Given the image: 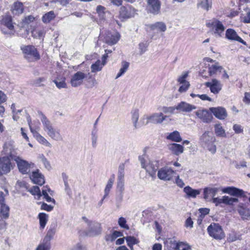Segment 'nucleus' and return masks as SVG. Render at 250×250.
Here are the masks:
<instances>
[{
	"mask_svg": "<svg viewBox=\"0 0 250 250\" xmlns=\"http://www.w3.org/2000/svg\"><path fill=\"white\" fill-rule=\"evenodd\" d=\"M146 11L148 14L157 15L161 13V2L160 0H146Z\"/></svg>",
	"mask_w": 250,
	"mask_h": 250,
	"instance_id": "7",
	"label": "nucleus"
},
{
	"mask_svg": "<svg viewBox=\"0 0 250 250\" xmlns=\"http://www.w3.org/2000/svg\"><path fill=\"white\" fill-rule=\"evenodd\" d=\"M53 82L59 88H65L66 86V83L64 80L60 81V80H55Z\"/></svg>",
	"mask_w": 250,
	"mask_h": 250,
	"instance_id": "56",
	"label": "nucleus"
},
{
	"mask_svg": "<svg viewBox=\"0 0 250 250\" xmlns=\"http://www.w3.org/2000/svg\"><path fill=\"white\" fill-rule=\"evenodd\" d=\"M175 108L180 112H190L196 109V106L186 102H181L177 105Z\"/></svg>",
	"mask_w": 250,
	"mask_h": 250,
	"instance_id": "19",
	"label": "nucleus"
},
{
	"mask_svg": "<svg viewBox=\"0 0 250 250\" xmlns=\"http://www.w3.org/2000/svg\"><path fill=\"white\" fill-rule=\"evenodd\" d=\"M28 191L34 196L35 198L39 199L42 195L41 192L40 188H27Z\"/></svg>",
	"mask_w": 250,
	"mask_h": 250,
	"instance_id": "48",
	"label": "nucleus"
},
{
	"mask_svg": "<svg viewBox=\"0 0 250 250\" xmlns=\"http://www.w3.org/2000/svg\"><path fill=\"white\" fill-rule=\"evenodd\" d=\"M27 122L31 132L33 134L34 136L38 142L45 146L51 147L52 146L51 144L44 137L42 136L32 127L31 125V120L30 117L27 118Z\"/></svg>",
	"mask_w": 250,
	"mask_h": 250,
	"instance_id": "11",
	"label": "nucleus"
},
{
	"mask_svg": "<svg viewBox=\"0 0 250 250\" xmlns=\"http://www.w3.org/2000/svg\"><path fill=\"white\" fill-rule=\"evenodd\" d=\"M243 21L245 23H250V10L248 11L245 15L241 17Z\"/></svg>",
	"mask_w": 250,
	"mask_h": 250,
	"instance_id": "61",
	"label": "nucleus"
},
{
	"mask_svg": "<svg viewBox=\"0 0 250 250\" xmlns=\"http://www.w3.org/2000/svg\"><path fill=\"white\" fill-rule=\"evenodd\" d=\"M85 77V74L82 72L79 71L75 73L70 81L71 85L73 87H77L81 85Z\"/></svg>",
	"mask_w": 250,
	"mask_h": 250,
	"instance_id": "18",
	"label": "nucleus"
},
{
	"mask_svg": "<svg viewBox=\"0 0 250 250\" xmlns=\"http://www.w3.org/2000/svg\"><path fill=\"white\" fill-rule=\"evenodd\" d=\"M8 143L11 142H8L5 143L3 146V150L1 151L2 154L5 156L0 157V175L8 173L13 168L11 162V160L12 159L11 158L9 155L6 154L4 152V147Z\"/></svg>",
	"mask_w": 250,
	"mask_h": 250,
	"instance_id": "4",
	"label": "nucleus"
},
{
	"mask_svg": "<svg viewBox=\"0 0 250 250\" xmlns=\"http://www.w3.org/2000/svg\"><path fill=\"white\" fill-rule=\"evenodd\" d=\"M223 193H227L231 196L237 197H242L245 196L244 192L239 188H223Z\"/></svg>",
	"mask_w": 250,
	"mask_h": 250,
	"instance_id": "27",
	"label": "nucleus"
},
{
	"mask_svg": "<svg viewBox=\"0 0 250 250\" xmlns=\"http://www.w3.org/2000/svg\"><path fill=\"white\" fill-rule=\"evenodd\" d=\"M83 220L87 223L89 228L88 230V235L91 236H94L101 233L102 229L100 224L89 221L85 217L82 218Z\"/></svg>",
	"mask_w": 250,
	"mask_h": 250,
	"instance_id": "9",
	"label": "nucleus"
},
{
	"mask_svg": "<svg viewBox=\"0 0 250 250\" xmlns=\"http://www.w3.org/2000/svg\"><path fill=\"white\" fill-rule=\"evenodd\" d=\"M214 132L217 136L226 137L225 130L220 124H216L214 125Z\"/></svg>",
	"mask_w": 250,
	"mask_h": 250,
	"instance_id": "38",
	"label": "nucleus"
},
{
	"mask_svg": "<svg viewBox=\"0 0 250 250\" xmlns=\"http://www.w3.org/2000/svg\"><path fill=\"white\" fill-rule=\"evenodd\" d=\"M56 17L54 12L51 11L45 13L42 17V21L43 23H47L50 22Z\"/></svg>",
	"mask_w": 250,
	"mask_h": 250,
	"instance_id": "36",
	"label": "nucleus"
},
{
	"mask_svg": "<svg viewBox=\"0 0 250 250\" xmlns=\"http://www.w3.org/2000/svg\"><path fill=\"white\" fill-rule=\"evenodd\" d=\"M1 24L5 26L10 30V32L7 33L3 31L4 34H13L14 31V26L12 22V18L9 15H5L4 16L1 21Z\"/></svg>",
	"mask_w": 250,
	"mask_h": 250,
	"instance_id": "21",
	"label": "nucleus"
},
{
	"mask_svg": "<svg viewBox=\"0 0 250 250\" xmlns=\"http://www.w3.org/2000/svg\"><path fill=\"white\" fill-rule=\"evenodd\" d=\"M123 235V233L119 231H114L112 233L107 234L105 236V240L106 242H112L118 237Z\"/></svg>",
	"mask_w": 250,
	"mask_h": 250,
	"instance_id": "33",
	"label": "nucleus"
},
{
	"mask_svg": "<svg viewBox=\"0 0 250 250\" xmlns=\"http://www.w3.org/2000/svg\"><path fill=\"white\" fill-rule=\"evenodd\" d=\"M176 250H192L191 246L187 243L179 242L177 243Z\"/></svg>",
	"mask_w": 250,
	"mask_h": 250,
	"instance_id": "43",
	"label": "nucleus"
},
{
	"mask_svg": "<svg viewBox=\"0 0 250 250\" xmlns=\"http://www.w3.org/2000/svg\"><path fill=\"white\" fill-rule=\"evenodd\" d=\"M167 147L172 153L176 155H179V154L182 153L184 151L183 146L182 145L178 144H170L167 145Z\"/></svg>",
	"mask_w": 250,
	"mask_h": 250,
	"instance_id": "28",
	"label": "nucleus"
},
{
	"mask_svg": "<svg viewBox=\"0 0 250 250\" xmlns=\"http://www.w3.org/2000/svg\"><path fill=\"white\" fill-rule=\"evenodd\" d=\"M98 138L97 130H93L92 132V146L93 147L97 146V141Z\"/></svg>",
	"mask_w": 250,
	"mask_h": 250,
	"instance_id": "54",
	"label": "nucleus"
},
{
	"mask_svg": "<svg viewBox=\"0 0 250 250\" xmlns=\"http://www.w3.org/2000/svg\"><path fill=\"white\" fill-rule=\"evenodd\" d=\"M188 76V73L185 72L184 73L182 74V75L178 78V82L180 83H185V82H188V81H186V79L187 78Z\"/></svg>",
	"mask_w": 250,
	"mask_h": 250,
	"instance_id": "60",
	"label": "nucleus"
},
{
	"mask_svg": "<svg viewBox=\"0 0 250 250\" xmlns=\"http://www.w3.org/2000/svg\"><path fill=\"white\" fill-rule=\"evenodd\" d=\"M233 129L237 134L242 133L243 131V127L238 124H234L233 126Z\"/></svg>",
	"mask_w": 250,
	"mask_h": 250,
	"instance_id": "59",
	"label": "nucleus"
},
{
	"mask_svg": "<svg viewBox=\"0 0 250 250\" xmlns=\"http://www.w3.org/2000/svg\"><path fill=\"white\" fill-rule=\"evenodd\" d=\"M125 164L122 163L120 165L118 172V183L117 187L118 188H122L124 184L125 176Z\"/></svg>",
	"mask_w": 250,
	"mask_h": 250,
	"instance_id": "25",
	"label": "nucleus"
},
{
	"mask_svg": "<svg viewBox=\"0 0 250 250\" xmlns=\"http://www.w3.org/2000/svg\"><path fill=\"white\" fill-rule=\"evenodd\" d=\"M209 109L216 118L220 120H224L228 116L227 112L223 107H210Z\"/></svg>",
	"mask_w": 250,
	"mask_h": 250,
	"instance_id": "15",
	"label": "nucleus"
},
{
	"mask_svg": "<svg viewBox=\"0 0 250 250\" xmlns=\"http://www.w3.org/2000/svg\"><path fill=\"white\" fill-rule=\"evenodd\" d=\"M139 114L138 111L135 110L132 113V120L135 128H137V121L138 120Z\"/></svg>",
	"mask_w": 250,
	"mask_h": 250,
	"instance_id": "55",
	"label": "nucleus"
},
{
	"mask_svg": "<svg viewBox=\"0 0 250 250\" xmlns=\"http://www.w3.org/2000/svg\"><path fill=\"white\" fill-rule=\"evenodd\" d=\"M38 113L43 125V129L44 131L46 132L48 129L52 127L53 125L50 121L42 112H39Z\"/></svg>",
	"mask_w": 250,
	"mask_h": 250,
	"instance_id": "29",
	"label": "nucleus"
},
{
	"mask_svg": "<svg viewBox=\"0 0 250 250\" xmlns=\"http://www.w3.org/2000/svg\"><path fill=\"white\" fill-rule=\"evenodd\" d=\"M184 191L186 194V197L188 198H195L200 193V191L198 190L193 188H184Z\"/></svg>",
	"mask_w": 250,
	"mask_h": 250,
	"instance_id": "37",
	"label": "nucleus"
},
{
	"mask_svg": "<svg viewBox=\"0 0 250 250\" xmlns=\"http://www.w3.org/2000/svg\"><path fill=\"white\" fill-rule=\"evenodd\" d=\"M56 233V229L55 228H50L47 231L45 237L43 240L45 242H48L53 238Z\"/></svg>",
	"mask_w": 250,
	"mask_h": 250,
	"instance_id": "46",
	"label": "nucleus"
},
{
	"mask_svg": "<svg viewBox=\"0 0 250 250\" xmlns=\"http://www.w3.org/2000/svg\"><path fill=\"white\" fill-rule=\"evenodd\" d=\"M216 139L213 134L208 131H205L200 137V143L201 145L206 147L212 154L216 151V147L214 143Z\"/></svg>",
	"mask_w": 250,
	"mask_h": 250,
	"instance_id": "2",
	"label": "nucleus"
},
{
	"mask_svg": "<svg viewBox=\"0 0 250 250\" xmlns=\"http://www.w3.org/2000/svg\"><path fill=\"white\" fill-rule=\"evenodd\" d=\"M174 174V171L171 168L167 167H164L158 171V177L161 180L168 181L172 178Z\"/></svg>",
	"mask_w": 250,
	"mask_h": 250,
	"instance_id": "12",
	"label": "nucleus"
},
{
	"mask_svg": "<svg viewBox=\"0 0 250 250\" xmlns=\"http://www.w3.org/2000/svg\"><path fill=\"white\" fill-rule=\"evenodd\" d=\"M195 114L198 119L206 123H210L213 118L212 114L206 109H200Z\"/></svg>",
	"mask_w": 250,
	"mask_h": 250,
	"instance_id": "13",
	"label": "nucleus"
},
{
	"mask_svg": "<svg viewBox=\"0 0 250 250\" xmlns=\"http://www.w3.org/2000/svg\"><path fill=\"white\" fill-rule=\"evenodd\" d=\"M120 38V35L118 33L112 34L108 33L104 37V42L110 45L116 44Z\"/></svg>",
	"mask_w": 250,
	"mask_h": 250,
	"instance_id": "22",
	"label": "nucleus"
},
{
	"mask_svg": "<svg viewBox=\"0 0 250 250\" xmlns=\"http://www.w3.org/2000/svg\"><path fill=\"white\" fill-rule=\"evenodd\" d=\"M135 10L131 6H122L120 10V17L123 19H128L134 16Z\"/></svg>",
	"mask_w": 250,
	"mask_h": 250,
	"instance_id": "17",
	"label": "nucleus"
},
{
	"mask_svg": "<svg viewBox=\"0 0 250 250\" xmlns=\"http://www.w3.org/2000/svg\"><path fill=\"white\" fill-rule=\"evenodd\" d=\"M250 5V0H247L243 2H241L240 4L239 9L247 10V9L249 8V6Z\"/></svg>",
	"mask_w": 250,
	"mask_h": 250,
	"instance_id": "58",
	"label": "nucleus"
},
{
	"mask_svg": "<svg viewBox=\"0 0 250 250\" xmlns=\"http://www.w3.org/2000/svg\"><path fill=\"white\" fill-rule=\"evenodd\" d=\"M9 207L5 204L0 205V217L1 219H7L9 216Z\"/></svg>",
	"mask_w": 250,
	"mask_h": 250,
	"instance_id": "31",
	"label": "nucleus"
},
{
	"mask_svg": "<svg viewBox=\"0 0 250 250\" xmlns=\"http://www.w3.org/2000/svg\"><path fill=\"white\" fill-rule=\"evenodd\" d=\"M167 139L173 142H180L182 141V138L178 131H174L169 133L167 136Z\"/></svg>",
	"mask_w": 250,
	"mask_h": 250,
	"instance_id": "34",
	"label": "nucleus"
},
{
	"mask_svg": "<svg viewBox=\"0 0 250 250\" xmlns=\"http://www.w3.org/2000/svg\"><path fill=\"white\" fill-rule=\"evenodd\" d=\"M208 232L211 237L216 239L221 240L225 237L222 227L218 224H211L208 228Z\"/></svg>",
	"mask_w": 250,
	"mask_h": 250,
	"instance_id": "6",
	"label": "nucleus"
},
{
	"mask_svg": "<svg viewBox=\"0 0 250 250\" xmlns=\"http://www.w3.org/2000/svg\"><path fill=\"white\" fill-rule=\"evenodd\" d=\"M31 33L34 38L41 39L44 37L45 31L43 29L35 28L32 30Z\"/></svg>",
	"mask_w": 250,
	"mask_h": 250,
	"instance_id": "40",
	"label": "nucleus"
},
{
	"mask_svg": "<svg viewBox=\"0 0 250 250\" xmlns=\"http://www.w3.org/2000/svg\"><path fill=\"white\" fill-rule=\"evenodd\" d=\"M51 248L50 243L48 242L42 241L39 244L35 250H50Z\"/></svg>",
	"mask_w": 250,
	"mask_h": 250,
	"instance_id": "44",
	"label": "nucleus"
},
{
	"mask_svg": "<svg viewBox=\"0 0 250 250\" xmlns=\"http://www.w3.org/2000/svg\"><path fill=\"white\" fill-rule=\"evenodd\" d=\"M128 246L131 249H133V246L138 243V240L133 236H127L125 238Z\"/></svg>",
	"mask_w": 250,
	"mask_h": 250,
	"instance_id": "47",
	"label": "nucleus"
},
{
	"mask_svg": "<svg viewBox=\"0 0 250 250\" xmlns=\"http://www.w3.org/2000/svg\"><path fill=\"white\" fill-rule=\"evenodd\" d=\"M226 36L229 40L236 41L244 45L246 44V42L237 35L236 32L233 29H227L226 32Z\"/></svg>",
	"mask_w": 250,
	"mask_h": 250,
	"instance_id": "24",
	"label": "nucleus"
},
{
	"mask_svg": "<svg viewBox=\"0 0 250 250\" xmlns=\"http://www.w3.org/2000/svg\"><path fill=\"white\" fill-rule=\"evenodd\" d=\"M40 225L41 228L44 229L48 220V215L43 213H40L38 214Z\"/></svg>",
	"mask_w": 250,
	"mask_h": 250,
	"instance_id": "35",
	"label": "nucleus"
},
{
	"mask_svg": "<svg viewBox=\"0 0 250 250\" xmlns=\"http://www.w3.org/2000/svg\"><path fill=\"white\" fill-rule=\"evenodd\" d=\"M214 191L213 188H205L204 198L206 199H208L209 197L214 196Z\"/></svg>",
	"mask_w": 250,
	"mask_h": 250,
	"instance_id": "51",
	"label": "nucleus"
},
{
	"mask_svg": "<svg viewBox=\"0 0 250 250\" xmlns=\"http://www.w3.org/2000/svg\"><path fill=\"white\" fill-rule=\"evenodd\" d=\"M41 208V209H42V210H46L47 211H50L53 209V207L51 205H48L47 204L43 203L42 205Z\"/></svg>",
	"mask_w": 250,
	"mask_h": 250,
	"instance_id": "62",
	"label": "nucleus"
},
{
	"mask_svg": "<svg viewBox=\"0 0 250 250\" xmlns=\"http://www.w3.org/2000/svg\"><path fill=\"white\" fill-rule=\"evenodd\" d=\"M53 191L51 190L50 188H47V190H42V196H43V198L45 199V200L48 202H53L55 203V200L52 199L49 195H52Z\"/></svg>",
	"mask_w": 250,
	"mask_h": 250,
	"instance_id": "42",
	"label": "nucleus"
},
{
	"mask_svg": "<svg viewBox=\"0 0 250 250\" xmlns=\"http://www.w3.org/2000/svg\"><path fill=\"white\" fill-rule=\"evenodd\" d=\"M149 27L152 30H157L160 32H164L167 30L166 24L162 21L156 22L150 25Z\"/></svg>",
	"mask_w": 250,
	"mask_h": 250,
	"instance_id": "30",
	"label": "nucleus"
},
{
	"mask_svg": "<svg viewBox=\"0 0 250 250\" xmlns=\"http://www.w3.org/2000/svg\"><path fill=\"white\" fill-rule=\"evenodd\" d=\"M71 250H86V248L85 246L80 243H78L74 246Z\"/></svg>",
	"mask_w": 250,
	"mask_h": 250,
	"instance_id": "64",
	"label": "nucleus"
},
{
	"mask_svg": "<svg viewBox=\"0 0 250 250\" xmlns=\"http://www.w3.org/2000/svg\"><path fill=\"white\" fill-rule=\"evenodd\" d=\"M35 19V18L33 16L30 15L27 17H26L24 18V19L23 20V22L25 24H28L30 23L33 22L34 21Z\"/></svg>",
	"mask_w": 250,
	"mask_h": 250,
	"instance_id": "63",
	"label": "nucleus"
},
{
	"mask_svg": "<svg viewBox=\"0 0 250 250\" xmlns=\"http://www.w3.org/2000/svg\"><path fill=\"white\" fill-rule=\"evenodd\" d=\"M238 212L243 219L249 220L250 219V214L247 209L242 208L238 210Z\"/></svg>",
	"mask_w": 250,
	"mask_h": 250,
	"instance_id": "49",
	"label": "nucleus"
},
{
	"mask_svg": "<svg viewBox=\"0 0 250 250\" xmlns=\"http://www.w3.org/2000/svg\"><path fill=\"white\" fill-rule=\"evenodd\" d=\"M30 178L33 183L41 186L45 183L44 176L39 172V169L33 171L30 175Z\"/></svg>",
	"mask_w": 250,
	"mask_h": 250,
	"instance_id": "16",
	"label": "nucleus"
},
{
	"mask_svg": "<svg viewBox=\"0 0 250 250\" xmlns=\"http://www.w3.org/2000/svg\"><path fill=\"white\" fill-rule=\"evenodd\" d=\"M4 152L9 155L11 158L16 162L19 171L22 174H28L30 172V169L35 167L33 163L29 162L17 155L13 143H8L6 144Z\"/></svg>",
	"mask_w": 250,
	"mask_h": 250,
	"instance_id": "1",
	"label": "nucleus"
},
{
	"mask_svg": "<svg viewBox=\"0 0 250 250\" xmlns=\"http://www.w3.org/2000/svg\"><path fill=\"white\" fill-rule=\"evenodd\" d=\"M118 223L119 226L122 228L127 230L129 229L128 225L126 224V219L124 217H120L118 219Z\"/></svg>",
	"mask_w": 250,
	"mask_h": 250,
	"instance_id": "50",
	"label": "nucleus"
},
{
	"mask_svg": "<svg viewBox=\"0 0 250 250\" xmlns=\"http://www.w3.org/2000/svg\"><path fill=\"white\" fill-rule=\"evenodd\" d=\"M210 27L216 37H221L223 34L225 27L222 23L216 19H213L207 24Z\"/></svg>",
	"mask_w": 250,
	"mask_h": 250,
	"instance_id": "8",
	"label": "nucleus"
},
{
	"mask_svg": "<svg viewBox=\"0 0 250 250\" xmlns=\"http://www.w3.org/2000/svg\"><path fill=\"white\" fill-rule=\"evenodd\" d=\"M190 96L193 98H195V97H198L203 101H208L210 102L211 101V99L210 97H209L207 94L196 95L193 93H191Z\"/></svg>",
	"mask_w": 250,
	"mask_h": 250,
	"instance_id": "52",
	"label": "nucleus"
},
{
	"mask_svg": "<svg viewBox=\"0 0 250 250\" xmlns=\"http://www.w3.org/2000/svg\"><path fill=\"white\" fill-rule=\"evenodd\" d=\"M7 225L4 219H0V233L5 231L7 228Z\"/></svg>",
	"mask_w": 250,
	"mask_h": 250,
	"instance_id": "53",
	"label": "nucleus"
},
{
	"mask_svg": "<svg viewBox=\"0 0 250 250\" xmlns=\"http://www.w3.org/2000/svg\"><path fill=\"white\" fill-rule=\"evenodd\" d=\"M129 66V63L126 61L122 62L121 68L119 70V73L117 74L115 79H117L124 75L127 71Z\"/></svg>",
	"mask_w": 250,
	"mask_h": 250,
	"instance_id": "39",
	"label": "nucleus"
},
{
	"mask_svg": "<svg viewBox=\"0 0 250 250\" xmlns=\"http://www.w3.org/2000/svg\"><path fill=\"white\" fill-rule=\"evenodd\" d=\"M212 201L213 203L216 204V206H218L221 203L228 205H231L234 202H237L238 201V199L236 198L229 197V196H224L222 198L213 197L212 198Z\"/></svg>",
	"mask_w": 250,
	"mask_h": 250,
	"instance_id": "20",
	"label": "nucleus"
},
{
	"mask_svg": "<svg viewBox=\"0 0 250 250\" xmlns=\"http://www.w3.org/2000/svg\"><path fill=\"white\" fill-rule=\"evenodd\" d=\"M223 67L219 64L218 62H216L214 64L209 66L208 72L210 76L213 75L217 73V72H222Z\"/></svg>",
	"mask_w": 250,
	"mask_h": 250,
	"instance_id": "32",
	"label": "nucleus"
},
{
	"mask_svg": "<svg viewBox=\"0 0 250 250\" xmlns=\"http://www.w3.org/2000/svg\"><path fill=\"white\" fill-rule=\"evenodd\" d=\"M47 134L53 140L59 141L62 140L60 131L53 126L46 131Z\"/></svg>",
	"mask_w": 250,
	"mask_h": 250,
	"instance_id": "23",
	"label": "nucleus"
},
{
	"mask_svg": "<svg viewBox=\"0 0 250 250\" xmlns=\"http://www.w3.org/2000/svg\"><path fill=\"white\" fill-rule=\"evenodd\" d=\"M182 85L179 87L178 91L180 93L186 92L190 86L189 82H185V83H181Z\"/></svg>",
	"mask_w": 250,
	"mask_h": 250,
	"instance_id": "57",
	"label": "nucleus"
},
{
	"mask_svg": "<svg viewBox=\"0 0 250 250\" xmlns=\"http://www.w3.org/2000/svg\"><path fill=\"white\" fill-rule=\"evenodd\" d=\"M24 10L23 5L22 2L16 1L11 5V11L14 15L21 14Z\"/></svg>",
	"mask_w": 250,
	"mask_h": 250,
	"instance_id": "26",
	"label": "nucleus"
},
{
	"mask_svg": "<svg viewBox=\"0 0 250 250\" xmlns=\"http://www.w3.org/2000/svg\"><path fill=\"white\" fill-rule=\"evenodd\" d=\"M142 168L145 169L150 176H153L155 175L156 170L159 167V162L157 161H150L148 157L144 154L139 157Z\"/></svg>",
	"mask_w": 250,
	"mask_h": 250,
	"instance_id": "3",
	"label": "nucleus"
},
{
	"mask_svg": "<svg viewBox=\"0 0 250 250\" xmlns=\"http://www.w3.org/2000/svg\"><path fill=\"white\" fill-rule=\"evenodd\" d=\"M211 3L208 2V0H201L197 4L198 7H201L205 10H208L211 8Z\"/></svg>",
	"mask_w": 250,
	"mask_h": 250,
	"instance_id": "45",
	"label": "nucleus"
},
{
	"mask_svg": "<svg viewBox=\"0 0 250 250\" xmlns=\"http://www.w3.org/2000/svg\"><path fill=\"white\" fill-rule=\"evenodd\" d=\"M167 118V116L161 112L154 113L150 116H144V120H146V124H148L150 122L154 124H160Z\"/></svg>",
	"mask_w": 250,
	"mask_h": 250,
	"instance_id": "10",
	"label": "nucleus"
},
{
	"mask_svg": "<svg viewBox=\"0 0 250 250\" xmlns=\"http://www.w3.org/2000/svg\"><path fill=\"white\" fill-rule=\"evenodd\" d=\"M103 62H101V61L98 60L94 63L92 64L91 66V72L93 73L100 71L102 70L103 66Z\"/></svg>",
	"mask_w": 250,
	"mask_h": 250,
	"instance_id": "41",
	"label": "nucleus"
},
{
	"mask_svg": "<svg viewBox=\"0 0 250 250\" xmlns=\"http://www.w3.org/2000/svg\"><path fill=\"white\" fill-rule=\"evenodd\" d=\"M24 57L30 62H34L40 59V56L37 49L32 45H25L21 47Z\"/></svg>",
	"mask_w": 250,
	"mask_h": 250,
	"instance_id": "5",
	"label": "nucleus"
},
{
	"mask_svg": "<svg viewBox=\"0 0 250 250\" xmlns=\"http://www.w3.org/2000/svg\"><path fill=\"white\" fill-rule=\"evenodd\" d=\"M205 85L209 87L210 91L213 94L218 93L222 88L221 82L216 79H212L211 82H206Z\"/></svg>",
	"mask_w": 250,
	"mask_h": 250,
	"instance_id": "14",
	"label": "nucleus"
}]
</instances>
